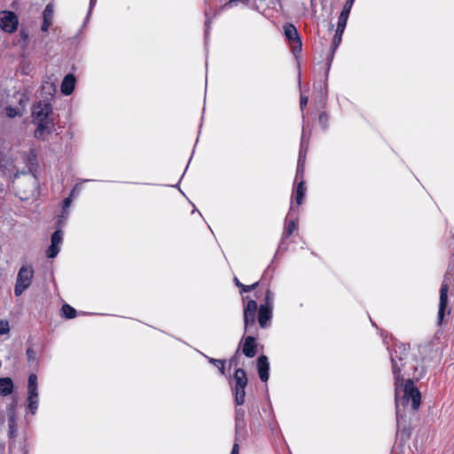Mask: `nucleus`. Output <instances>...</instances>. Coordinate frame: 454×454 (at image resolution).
<instances>
[{"label": "nucleus", "mask_w": 454, "mask_h": 454, "mask_svg": "<svg viewBox=\"0 0 454 454\" xmlns=\"http://www.w3.org/2000/svg\"><path fill=\"white\" fill-rule=\"evenodd\" d=\"M410 349L409 343H395L394 347H387L395 395L403 387V376L413 377L416 380H419L426 373L424 359L420 355L427 349V346L419 345L416 352L414 350L411 352Z\"/></svg>", "instance_id": "nucleus-1"}, {"label": "nucleus", "mask_w": 454, "mask_h": 454, "mask_svg": "<svg viewBox=\"0 0 454 454\" xmlns=\"http://www.w3.org/2000/svg\"><path fill=\"white\" fill-rule=\"evenodd\" d=\"M52 114L53 106L49 100H40L33 105L31 116L32 122L35 126L34 137L36 140L45 141L46 136L56 130Z\"/></svg>", "instance_id": "nucleus-2"}, {"label": "nucleus", "mask_w": 454, "mask_h": 454, "mask_svg": "<svg viewBox=\"0 0 454 454\" xmlns=\"http://www.w3.org/2000/svg\"><path fill=\"white\" fill-rule=\"evenodd\" d=\"M416 379L408 378L406 380L403 379V387L398 391V401L400 407L404 409L411 401V409L416 411L419 409L421 404V394L415 385Z\"/></svg>", "instance_id": "nucleus-3"}, {"label": "nucleus", "mask_w": 454, "mask_h": 454, "mask_svg": "<svg viewBox=\"0 0 454 454\" xmlns=\"http://www.w3.org/2000/svg\"><path fill=\"white\" fill-rule=\"evenodd\" d=\"M231 387L234 404L242 406L246 400V388L248 384L247 374L243 368H235L232 379L229 380Z\"/></svg>", "instance_id": "nucleus-4"}, {"label": "nucleus", "mask_w": 454, "mask_h": 454, "mask_svg": "<svg viewBox=\"0 0 454 454\" xmlns=\"http://www.w3.org/2000/svg\"><path fill=\"white\" fill-rule=\"evenodd\" d=\"M34 275L35 270L31 265L23 264L20 268L14 286V294L16 297L20 296L30 287Z\"/></svg>", "instance_id": "nucleus-5"}, {"label": "nucleus", "mask_w": 454, "mask_h": 454, "mask_svg": "<svg viewBox=\"0 0 454 454\" xmlns=\"http://www.w3.org/2000/svg\"><path fill=\"white\" fill-rule=\"evenodd\" d=\"M283 35L285 40L288 43L292 53L298 59V55L302 51L301 36L298 29L293 23L286 22L283 25Z\"/></svg>", "instance_id": "nucleus-6"}, {"label": "nucleus", "mask_w": 454, "mask_h": 454, "mask_svg": "<svg viewBox=\"0 0 454 454\" xmlns=\"http://www.w3.org/2000/svg\"><path fill=\"white\" fill-rule=\"evenodd\" d=\"M38 379L35 373H30L27 379V396L26 410L28 414L35 415L38 410Z\"/></svg>", "instance_id": "nucleus-7"}, {"label": "nucleus", "mask_w": 454, "mask_h": 454, "mask_svg": "<svg viewBox=\"0 0 454 454\" xmlns=\"http://www.w3.org/2000/svg\"><path fill=\"white\" fill-rule=\"evenodd\" d=\"M258 310V303L255 300L250 299L243 306L244 333L257 332L255 316Z\"/></svg>", "instance_id": "nucleus-8"}, {"label": "nucleus", "mask_w": 454, "mask_h": 454, "mask_svg": "<svg viewBox=\"0 0 454 454\" xmlns=\"http://www.w3.org/2000/svg\"><path fill=\"white\" fill-rule=\"evenodd\" d=\"M395 416H396V424H397V432L396 437L400 438L401 442H406L411 437V427L407 425L405 415L403 411L400 409V402L398 401V395H395Z\"/></svg>", "instance_id": "nucleus-9"}, {"label": "nucleus", "mask_w": 454, "mask_h": 454, "mask_svg": "<svg viewBox=\"0 0 454 454\" xmlns=\"http://www.w3.org/2000/svg\"><path fill=\"white\" fill-rule=\"evenodd\" d=\"M257 332L250 333L242 336L239 347L242 354L247 358H253L257 353L258 341H257Z\"/></svg>", "instance_id": "nucleus-10"}, {"label": "nucleus", "mask_w": 454, "mask_h": 454, "mask_svg": "<svg viewBox=\"0 0 454 454\" xmlns=\"http://www.w3.org/2000/svg\"><path fill=\"white\" fill-rule=\"evenodd\" d=\"M449 285L443 281L440 287L439 307L437 313L438 325H442L446 316L450 315V308L448 300Z\"/></svg>", "instance_id": "nucleus-11"}, {"label": "nucleus", "mask_w": 454, "mask_h": 454, "mask_svg": "<svg viewBox=\"0 0 454 454\" xmlns=\"http://www.w3.org/2000/svg\"><path fill=\"white\" fill-rule=\"evenodd\" d=\"M19 26L18 15L12 11L0 12V28L9 34L15 32Z\"/></svg>", "instance_id": "nucleus-12"}, {"label": "nucleus", "mask_w": 454, "mask_h": 454, "mask_svg": "<svg viewBox=\"0 0 454 454\" xmlns=\"http://www.w3.org/2000/svg\"><path fill=\"white\" fill-rule=\"evenodd\" d=\"M298 214L299 209L295 208L293 203H291L289 211L286 216L285 222V229L281 236L283 239H288L293 235L294 231L298 228Z\"/></svg>", "instance_id": "nucleus-13"}, {"label": "nucleus", "mask_w": 454, "mask_h": 454, "mask_svg": "<svg viewBox=\"0 0 454 454\" xmlns=\"http://www.w3.org/2000/svg\"><path fill=\"white\" fill-rule=\"evenodd\" d=\"M335 52L329 51L326 56V63H325V80L323 84L320 85L319 88V93L321 95L320 103L322 104L323 107L325 106L326 101H327V95H328V76L329 72L334 59Z\"/></svg>", "instance_id": "nucleus-14"}, {"label": "nucleus", "mask_w": 454, "mask_h": 454, "mask_svg": "<svg viewBox=\"0 0 454 454\" xmlns=\"http://www.w3.org/2000/svg\"><path fill=\"white\" fill-rule=\"evenodd\" d=\"M286 239H283V236H281V239L278 243V249L273 256V259L271 260L270 263L268 265V267L263 271V274L262 276V280L265 278H269V280H271L273 278V274L276 270V267L273 266L275 261L277 260L279 254L284 253L287 250L288 245L285 241Z\"/></svg>", "instance_id": "nucleus-15"}, {"label": "nucleus", "mask_w": 454, "mask_h": 454, "mask_svg": "<svg viewBox=\"0 0 454 454\" xmlns=\"http://www.w3.org/2000/svg\"><path fill=\"white\" fill-rule=\"evenodd\" d=\"M256 370L262 382L266 383L270 379V364L266 355L261 354L256 359Z\"/></svg>", "instance_id": "nucleus-16"}, {"label": "nucleus", "mask_w": 454, "mask_h": 454, "mask_svg": "<svg viewBox=\"0 0 454 454\" xmlns=\"http://www.w3.org/2000/svg\"><path fill=\"white\" fill-rule=\"evenodd\" d=\"M77 79L73 73L67 74L60 84V91L64 96H70L74 91Z\"/></svg>", "instance_id": "nucleus-17"}, {"label": "nucleus", "mask_w": 454, "mask_h": 454, "mask_svg": "<svg viewBox=\"0 0 454 454\" xmlns=\"http://www.w3.org/2000/svg\"><path fill=\"white\" fill-rule=\"evenodd\" d=\"M273 317V309L258 306L257 321L261 328L266 329L270 326Z\"/></svg>", "instance_id": "nucleus-18"}, {"label": "nucleus", "mask_w": 454, "mask_h": 454, "mask_svg": "<svg viewBox=\"0 0 454 454\" xmlns=\"http://www.w3.org/2000/svg\"><path fill=\"white\" fill-rule=\"evenodd\" d=\"M12 159L9 155V149L5 142L0 139V170L4 172L12 164Z\"/></svg>", "instance_id": "nucleus-19"}, {"label": "nucleus", "mask_w": 454, "mask_h": 454, "mask_svg": "<svg viewBox=\"0 0 454 454\" xmlns=\"http://www.w3.org/2000/svg\"><path fill=\"white\" fill-rule=\"evenodd\" d=\"M43 23L41 25V30L47 32L52 24L53 19V4L49 3L43 11L42 13Z\"/></svg>", "instance_id": "nucleus-20"}, {"label": "nucleus", "mask_w": 454, "mask_h": 454, "mask_svg": "<svg viewBox=\"0 0 454 454\" xmlns=\"http://www.w3.org/2000/svg\"><path fill=\"white\" fill-rule=\"evenodd\" d=\"M25 164L27 167V172L36 178V172L38 168L37 155L35 150H30L25 158Z\"/></svg>", "instance_id": "nucleus-21"}, {"label": "nucleus", "mask_w": 454, "mask_h": 454, "mask_svg": "<svg viewBox=\"0 0 454 454\" xmlns=\"http://www.w3.org/2000/svg\"><path fill=\"white\" fill-rule=\"evenodd\" d=\"M14 382L10 377H0V396L5 397L14 392Z\"/></svg>", "instance_id": "nucleus-22"}, {"label": "nucleus", "mask_w": 454, "mask_h": 454, "mask_svg": "<svg viewBox=\"0 0 454 454\" xmlns=\"http://www.w3.org/2000/svg\"><path fill=\"white\" fill-rule=\"evenodd\" d=\"M311 130H309V132L306 131V129L304 127V124L302 125V131L301 136V142H300V148H299V158H306L308 149H309V143L310 138Z\"/></svg>", "instance_id": "nucleus-23"}, {"label": "nucleus", "mask_w": 454, "mask_h": 454, "mask_svg": "<svg viewBox=\"0 0 454 454\" xmlns=\"http://www.w3.org/2000/svg\"><path fill=\"white\" fill-rule=\"evenodd\" d=\"M295 186L294 188V200L297 206H301L303 203V200L306 195V185L305 180H299L294 182Z\"/></svg>", "instance_id": "nucleus-24"}, {"label": "nucleus", "mask_w": 454, "mask_h": 454, "mask_svg": "<svg viewBox=\"0 0 454 454\" xmlns=\"http://www.w3.org/2000/svg\"><path fill=\"white\" fill-rule=\"evenodd\" d=\"M235 421V438L236 442H240L246 439L247 436V421L246 420H234Z\"/></svg>", "instance_id": "nucleus-25"}, {"label": "nucleus", "mask_w": 454, "mask_h": 454, "mask_svg": "<svg viewBox=\"0 0 454 454\" xmlns=\"http://www.w3.org/2000/svg\"><path fill=\"white\" fill-rule=\"evenodd\" d=\"M350 12L351 9H348L344 6L342 7V10L340 11V15L338 17L336 29H338L339 31H345Z\"/></svg>", "instance_id": "nucleus-26"}, {"label": "nucleus", "mask_w": 454, "mask_h": 454, "mask_svg": "<svg viewBox=\"0 0 454 454\" xmlns=\"http://www.w3.org/2000/svg\"><path fill=\"white\" fill-rule=\"evenodd\" d=\"M28 38L29 35L27 29L25 27H21L19 30L17 45H19L22 50L26 49L27 47Z\"/></svg>", "instance_id": "nucleus-27"}, {"label": "nucleus", "mask_w": 454, "mask_h": 454, "mask_svg": "<svg viewBox=\"0 0 454 454\" xmlns=\"http://www.w3.org/2000/svg\"><path fill=\"white\" fill-rule=\"evenodd\" d=\"M274 300H275V294L268 287L265 291L263 302L258 306L273 309Z\"/></svg>", "instance_id": "nucleus-28"}, {"label": "nucleus", "mask_w": 454, "mask_h": 454, "mask_svg": "<svg viewBox=\"0 0 454 454\" xmlns=\"http://www.w3.org/2000/svg\"><path fill=\"white\" fill-rule=\"evenodd\" d=\"M60 311L62 317L66 319H73L77 316L76 309L67 303L62 305Z\"/></svg>", "instance_id": "nucleus-29"}, {"label": "nucleus", "mask_w": 454, "mask_h": 454, "mask_svg": "<svg viewBox=\"0 0 454 454\" xmlns=\"http://www.w3.org/2000/svg\"><path fill=\"white\" fill-rule=\"evenodd\" d=\"M203 356L206 357V359L208 361L209 364H211L218 368V371L221 375H225V364H226L225 359H217V358L209 357L205 354H203Z\"/></svg>", "instance_id": "nucleus-30"}, {"label": "nucleus", "mask_w": 454, "mask_h": 454, "mask_svg": "<svg viewBox=\"0 0 454 454\" xmlns=\"http://www.w3.org/2000/svg\"><path fill=\"white\" fill-rule=\"evenodd\" d=\"M250 416L252 417L250 419V427H259L261 426L260 422V411L257 406H252L249 409Z\"/></svg>", "instance_id": "nucleus-31"}, {"label": "nucleus", "mask_w": 454, "mask_h": 454, "mask_svg": "<svg viewBox=\"0 0 454 454\" xmlns=\"http://www.w3.org/2000/svg\"><path fill=\"white\" fill-rule=\"evenodd\" d=\"M305 160L306 158L298 157L294 182L304 180Z\"/></svg>", "instance_id": "nucleus-32"}, {"label": "nucleus", "mask_w": 454, "mask_h": 454, "mask_svg": "<svg viewBox=\"0 0 454 454\" xmlns=\"http://www.w3.org/2000/svg\"><path fill=\"white\" fill-rule=\"evenodd\" d=\"M268 409L269 416L270 417V419L268 422V427L270 430L274 434L275 431L279 430V427L276 417L274 415L273 407L270 402H269L268 403Z\"/></svg>", "instance_id": "nucleus-33"}, {"label": "nucleus", "mask_w": 454, "mask_h": 454, "mask_svg": "<svg viewBox=\"0 0 454 454\" xmlns=\"http://www.w3.org/2000/svg\"><path fill=\"white\" fill-rule=\"evenodd\" d=\"M68 216H69V211L68 210L64 211L62 209L60 214L57 216V219L55 221V223H54L55 228L62 230L63 227L66 225Z\"/></svg>", "instance_id": "nucleus-34"}, {"label": "nucleus", "mask_w": 454, "mask_h": 454, "mask_svg": "<svg viewBox=\"0 0 454 454\" xmlns=\"http://www.w3.org/2000/svg\"><path fill=\"white\" fill-rule=\"evenodd\" d=\"M26 356H27V361L30 366L32 365H38V361L36 359V353L33 348V346L30 344L26 349Z\"/></svg>", "instance_id": "nucleus-35"}, {"label": "nucleus", "mask_w": 454, "mask_h": 454, "mask_svg": "<svg viewBox=\"0 0 454 454\" xmlns=\"http://www.w3.org/2000/svg\"><path fill=\"white\" fill-rule=\"evenodd\" d=\"M330 116L326 111H322L318 114V123L324 131H326L329 128Z\"/></svg>", "instance_id": "nucleus-36"}, {"label": "nucleus", "mask_w": 454, "mask_h": 454, "mask_svg": "<svg viewBox=\"0 0 454 454\" xmlns=\"http://www.w3.org/2000/svg\"><path fill=\"white\" fill-rule=\"evenodd\" d=\"M8 429L9 438L15 439L18 432L17 419L12 417L8 419Z\"/></svg>", "instance_id": "nucleus-37"}, {"label": "nucleus", "mask_w": 454, "mask_h": 454, "mask_svg": "<svg viewBox=\"0 0 454 454\" xmlns=\"http://www.w3.org/2000/svg\"><path fill=\"white\" fill-rule=\"evenodd\" d=\"M62 242H63V230L55 228V231L51 235V243L60 247Z\"/></svg>", "instance_id": "nucleus-38"}, {"label": "nucleus", "mask_w": 454, "mask_h": 454, "mask_svg": "<svg viewBox=\"0 0 454 454\" xmlns=\"http://www.w3.org/2000/svg\"><path fill=\"white\" fill-rule=\"evenodd\" d=\"M97 1H98V0H90L89 9H88V12H87L86 17H85V19H84V20H83V23H82V27L78 30L77 35H75V37L79 36V35H80V34H82L83 27H84L87 25V23L89 22L90 18L91 12H92L93 8L95 7V5H96V4H97Z\"/></svg>", "instance_id": "nucleus-39"}, {"label": "nucleus", "mask_w": 454, "mask_h": 454, "mask_svg": "<svg viewBox=\"0 0 454 454\" xmlns=\"http://www.w3.org/2000/svg\"><path fill=\"white\" fill-rule=\"evenodd\" d=\"M59 251L60 247L51 243L45 251V255L48 259H54L58 256Z\"/></svg>", "instance_id": "nucleus-40"}, {"label": "nucleus", "mask_w": 454, "mask_h": 454, "mask_svg": "<svg viewBox=\"0 0 454 454\" xmlns=\"http://www.w3.org/2000/svg\"><path fill=\"white\" fill-rule=\"evenodd\" d=\"M4 111H5L7 117H9L10 119H13L17 116L22 115V112L19 108H16L11 105L6 106L4 108Z\"/></svg>", "instance_id": "nucleus-41"}, {"label": "nucleus", "mask_w": 454, "mask_h": 454, "mask_svg": "<svg viewBox=\"0 0 454 454\" xmlns=\"http://www.w3.org/2000/svg\"><path fill=\"white\" fill-rule=\"evenodd\" d=\"M240 359V350L239 348H237L233 356L229 359V369L231 367H237Z\"/></svg>", "instance_id": "nucleus-42"}, {"label": "nucleus", "mask_w": 454, "mask_h": 454, "mask_svg": "<svg viewBox=\"0 0 454 454\" xmlns=\"http://www.w3.org/2000/svg\"><path fill=\"white\" fill-rule=\"evenodd\" d=\"M16 407H17V401L16 400L12 401V403H10L7 405L6 411H7L8 419H10V418H12V417L13 419H17Z\"/></svg>", "instance_id": "nucleus-43"}, {"label": "nucleus", "mask_w": 454, "mask_h": 454, "mask_svg": "<svg viewBox=\"0 0 454 454\" xmlns=\"http://www.w3.org/2000/svg\"><path fill=\"white\" fill-rule=\"evenodd\" d=\"M246 411L243 408L240 406L235 405V414H234V420H246L245 419Z\"/></svg>", "instance_id": "nucleus-44"}, {"label": "nucleus", "mask_w": 454, "mask_h": 454, "mask_svg": "<svg viewBox=\"0 0 454 454\" xmlns=\"http://www.w3.org/2000/svg\"><path fill=\"white\" fill-rule=\"evenodd\" d=\"M308 101H309V98L307 96H304L303 94H301L300 107H301V112H303L304 108L307 106ZM301 117H302V122L304 123V121H305L304 113H302Z\"/></svg>", "instance_id": "nucleus-45"}, {"label": "nucleus", "mask_w": 454, "mask_h": 454, "mask_svg": "<svg viewBox=\"0 0 454 454\" xmlns=\"http://www.w3.org/2000/svg\"><path fill=\"white\" fill-rule=\"evenodd\" d=\"M10 332V325L9 322L5 319L0 320V335H4L9 333Z\"/></svg>", "instance_id": "nucleus-46"}, {"label": "nucleus", "mask_w": 454, "mask_h": 454, "mask_svg": "<svg viewBox=\"0 0 454 454\" xmlns=\"http://www.w3.org/2000/svg\"><path fill=\"white\" fill-rule=\"evenodd\" d=\"M73 194H69L67 197H66L62 201V209L64 211L68 210L69 207L71 206L73 200H74Z\"/></svg>", "instance_id": "nucleus-47"}, {"label": "nucleus", "mask_w": 454, "mask_h": 454, "mask_svg": "<svg viewBox=\"0 0 454 454\" xmlns=\"http://www.w3.org/2000/svg\"><path fill=\"white\" fill-rule=\"evenodd\" d=\"M259 285V282H254L252 285H244L242 286V289L240 290V294L249 293L254 291Z\"/></svg>", "instance_id": "nucleus-48"}, {"label": "nucleus", "mask_w": 454, "mask_h": 454, "mask_svg": "<svg viewBox=\"0 0 454 454\" xmlns=\"http://www.w3.org/2000/svg\"><path fill=\"white\" fill-rule=\"evenodd\" d=\"M344 31H339L338 29L335 30V33L333 35V40L332 42L333 43H337V44H340L341 43V40H342V35H343Z\"/></svg>", "instance_id": "nucleus-49"}, {"label": "nucleus", "mask_w": 454, "mask_h": 454, "mask_svg": "<svg viewBox=\"0 0 454 454\" xmlns=\"http://www.w3.org/2000/svg\"><path fill=\"white\" fill-rule=\"evenodd\" d=\"M210 20H207L205 22V30H204V37H205V43L207 44V39L209 35V30H210Z\"/></svg>", "instance_id": "nucleus-50"}, {"label": "nucleus", "mask_w": 454, "mask_h": 454, "mask_svg": "<svg viewBox=\"0 0 454 454\" xmlns=\"http://www.w3.org/2000/svg\"><path fill=\"white\" fill-rule=\"evenodd\" d=\"M82 184H74V186L73 187V189L71 190L69 194H73L74 197L78 196L80 192L82 191Z\"/></svg>", "instance_id": "nucleus-51"}, {"label": "nucleus", "mask_w": 454, "mask_h": 454, "mask_svg": "<svg viewBox=\"0 0 454 454\" xmlns=\"http://www.w3.org/2000/svg\"><path fill=\"white\" fill-rule=\"evenodd\" d=\"M239 442H236V439L234 440V443L232 445L231 454H239Z\"/></svg>", "instance_id": "nucleus-52"}, {"label": "nucleus", "mask_w": 454, "mask_h": 454, "mask_svg": "<svg viewBox=\"0 0 454 454\" xmlns=\"http://www.w3.org/2000/svg\"><path fill=\"white\" fill-rule=\"evenodd\" d=\"M248 1L249 0H229V2L227 3V5L230 7H232V6L236 5L238 3L247 4Z\"/></svg>", "instance_id": "nucleus-53"}, {"label": "nucleus", "mask_w": 454, "mask_h": 454, "mask_svg": "<svg viewBox=\"0 0 454 454\" xmlns=\"http://www.w3.org/2000/svg\"><path fill=\"white\" fill-rule=\"evenodd\" d=\"M184 173H183V175L181 176V177H180V179H179V181H178V183H177V184H174V185H169V186H170V187H173V188H177V189L180 191V192H181L182 194H184V192L180 189V186H179L180 182H181L182 178L184 177Z\"/></svg>", "instance_id": "nucleus-54"}, {"label": "nucleus", "mask_w": 454, "mask_h": 454, "mask_svg": "<svg viewBox=\"0 0 454 454\" xmlns=\"http://www.w3.org/2000/svg\"><path fill=\"white\" fill-rule=\"evenodd\" d=\"M355 1H356V0H346V1H345V4H344V5H343V6H344V7H347V8H348V9H352L353 4H354Z\"/></svg>", "instance_id": "nucleus-55"}, {"label": "nucleus", "mask_w": 454, "mask_h": 454, "mask_svg": "<svg viewBox=\"0 0 454 454\" xmlns=\"http://www.w3.org/2000/svg\"><path fill=\"white\" fill-rule=\"evenodd\" d=\"M233 281H234L235 286L237 287H239V289L240 291L242 289V286H244V284H242L237 277H234Z\"/></svg>", "instance_id": "nucleus-56"}, {"label": "nucleus", "mask_w": 454, "mask_h": 454, "mask_svg": "<svg viewBox=\"0 0 454 454\" xmlns=\"http://www.w3.org/2000/svg\"><path fill=\"white\" fill-rule=\"evenodd\" d=\"M67 138V140H72L74 137V133L71 130H67L66 134L64 135Z\"/></svg>", "instance_id": "nucleus-57"}, {"label": "nucleus", "mask_w": 454, "mask_h": 454, "mask_svg": "<svg viewBox=\"0 0 454 454\" xmlns=\"http://www.w3.org/2000/svg\"><path fill=\"white\" fill-rule=\"evenodd\" d=\"M339 46H340L339 44H337V43H333L332 42V43H331V47H330V50H329V51L336 52V51H337V49L339 48Z\"/></svg>", "instance_id": "nucleus-58"}, {"label": "nucleus", "mask_w": 454, "mask_h": 454, "mask_svg": "<svg viewBox=\"0 0 454 454\" xmlns=\"http://www.w3.org/2000/svg\"><path fill=\"white\" fill-rule=\"evenodd\" d=\"M20 176V173L19 170H17L14 174H13V179H17L19 178Z\"/></svg>", "instance_id": "nucleus-59"}, {"label": "nucleus", "mask_w": 454, "mask_h": 454, "mask_svg": "<svg viewBox=\"0 0 454 454\" xmlns=\"http://www.w3.org/2000/svg\"><path fill=\"white\" fill-rule=\"evenodd\" d=\"M191 157H192V155ZM191 160H192V158H189L188 162H187V165H190ZM186 168H188V166H186ZM185 169H187V168H185ZM185 171H186V170H184V172H185Z\"/></svg>", "instance_id": "nucleus-60"}, {"label": "nucleus", "mask_w": 454, "mask_h": 454, "mask_svg": "<svg viewBox=\"0 0 454 454\" xmlns=\"http://www.w3.org/2000/svg\"><path fill=\"white\" fill-rule=\"evenodd\" d=\"M191 157H192V155ZM191 160H192V158H189L188 162H187V165H190ZM186 168H188V166H186ZM185 169H187V168H185ZM185 171H186V170H184V172H185Z\"/></svg>", "instance_id": "nucleus-61"}, {"label": "nucleus", "mask_w": 454, "mask_h": 454, "mask_svg": "<svg viewBox=\"0 0 454 454\" xmlns=\"http://www.w3.org/2000/svg\"><path fill=\"white\" fill-rule=\"evenodd\" d=\"M191 157H192V155ZM191 160H192V158H189L188 162H187V165H190ZM186 168H188V166H186ZM185 169H187V168H185ZM185 171H186V170H184V172H185Z\"/></svg>", "instance_id": "nucleus-62"}, {"label": "nucleus", "mask_w": 454, "mask_h": 454, "mask_svg": "<svg viewBox=\"0 0 454 454\" xmlns=\"http://www.w3.org/2000/svg\"><path fill=\"white\" fill-rule=\"evenodd\" d=\"M20 173V175H25V174H27V171L23 170V171H21Z\"/></svg>", "instance_id": "nucleus-63"}]
</instances>
